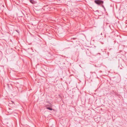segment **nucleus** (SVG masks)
Returning <instances> with one entry per match:
<instances>
[{
	"instance_id": "6e6552de",
	"label": "nucleus",
	"mask_w": 127,
	"mask_h": 127,
	"mask_svg": "<svg viewBox=\"0 0 127 127\" xmlns=\"http://www.w3.org/2000/svg\"><path fill=\"white\" fill-rule=\"evenodd\" d=\"M11 113H10V114H11Z\"/></svg>"
},
{
	"instance_id": "39448f33",
	"label": "nucleus",
	"mask_w": 127,
	"mask_h": 127,
	"mask_svg": "<svg viewBox=\"0 0 127 127\" xmlns=\"http://www.w3.org/2000/svg\"><path fill=\"white\" fill-rule=\"evenodd\" d=\"M102 7H103L104 9H105V8L103 5H102Z\"/></svg>"
},
{
	"instance_id": "f257e3e1",
	"label": "nucleus",
	"mask_w": 127,
	"mask_h": 127,
	"mask_svg": "<svg viewBox=\"0 0 127 127\" xmlns=\"http://www.w3.org/2000/svg\"><path fill=\"white\" fill-rule=\"evenodd\" d=\"M95 2L97 4L100 5H101L102 4H103L104 2L103 1L100 0H96L95 1Z\"/></svg>"
},
{
	"instance_id": "f03ea898",
	"label": "nucleus",
	"mask_w": 127,
	"mask_h": 127,
	"mask_svg": "<svg viewBox=\"0 0 127 127\" xmlns=\"http://www.w3.org/2000/svg\"><path fill=\"white\" fill-rule=\"evenodd\" d=\"M30 1L31 3L33 4L34 3V1L33 0H30Z\"/></svg>"
},
{
	"instance_id": "20e7f679",
	"label": "nucleus",
	"mask_w": 127,
	"mask_h": 127,
	"mask_svg": "<svg viewBox=\"0 0 127 127\" xmlns=\"http://www.w3.org/2000/svg\"><path fill=\"white\" fill-rule=\"evenodd\" d=\"M76 38H72V39H73V40H75V39H76Z\"/></svg>"
},
{
	"instance_id": "0eeeda50",
	"label": "nucleus",
	"mask_w": 127,
	"mask_h": 127,
	"mask_svg": "<svg viewBox=\"0 0 127 127\" xmlns=\"http://www.w3.org/2000/svg\"><path fill=\"white\" fill-rule=\"evenodd\" d=\"M97 54H99V55H100V53H98Z\"/></svg>"
},
{
	"instance_id": "423d86ee",
	"label": "nucleus",
	"mask_w": 127,
	"mask_h": 127,
	"mask_svg": "<svg viewBox=\"0 0 127 127\" xmlns=\"http://www.w3.org/2000/svg\"><path fill=\"white\" fill-rule=\"evenodd\" d=\"M46 8H46V7H45L44 9H46Z\"/></svg>"
},
{
	"instance_id": "7ed1b4c3",
	"label": "nucleus",
	"mask_w": 127,
	"mask_h": 127,
	"mask_svg": "<svg viewBox=\"0 0 127 127\" xmlns=\"http://www.w3.org/2000/svg\"><path fill=\"white\" fill-rule=\"evenodd\" d=\"M47 109L50 110H52V108L50 107H47Z\"/></svg>"
}]
</instances>
